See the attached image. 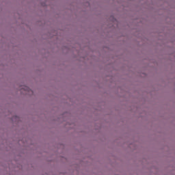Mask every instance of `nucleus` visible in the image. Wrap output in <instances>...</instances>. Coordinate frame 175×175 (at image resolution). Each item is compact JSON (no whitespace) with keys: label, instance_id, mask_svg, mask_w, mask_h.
<instances>
[{"label":"nucleus","instance_id":"1","mask_svg":"<svg viewBox=\"0 0 175 175\" xmlns=\"http://www.w3.org/2000/svg\"><path fill=\"white\" fill-rule=\"evenodd\" d=\"M23 90H25V91H29V88L25 86Z\"/></svg>","mask_w":175,"mask_h":175}]
</instances>
